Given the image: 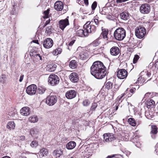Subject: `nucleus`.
<instances>
[{"mask_svg": "<svg viewBox=\"0 0 158 158\" xmlns=\"http://www.w3.org/2000/svg\"><path fill=\"white\" fill-rule=\"evenodd\" d=\"M97 2L96 1H94L92 4L91 8L92 10H94L97 6Z\"/></svg>", "mask_w": 158, "mask_h": 158, "instance_id": "obj_45", "label": "nucleus"}, {"mask_svg": "<svg viewBox=\"0 0 158 158\" xmlns=\"http://www.w3.org/2000/svg\"><path fill=\"white\" fill-rule=\"evenodd\" d=\"M139 10L142 14H148L150 11V6L147 4H143L140 6Z\"/></svg>", "mask_w": 158, "mask_h": 158, "instance_id": "obj_9", "label": "nucleus"}, {"mask_svg": "<svg viewBox=\"0 0 158 158\" xmlns=\"http://www.w3.org/2000/svg\"><path fill=\"white\" fill-rule=\"evenodd\" d=\"M69 16L64 19H62L59 21L58 23L59 28L63 31L66 26L69 25L68 20Z\"/></svg>", "mask_w": 158, "mask_h": 158, "instance_id": "obj_8", "label": "nucleus"}, {"mask_svg": "<svg viewBox=\"0 0 158 158\" xmlns=\"http://www.w3.org/2000/svg\"><path fill=\"white\" fill-rule=\"evenodd\" d=\"M128 0H116V2L117 3H121Z\"/></svg>", "mask_w": 158, "mask_h": 158, "instance_id": "obj_50", "label": "nucleus"}, {"mask_svg": "<svg viewBox=\"0 0 158 158\" xmlns=\"http://www.w3.org/2000/svg\"><path fill=\"white\" fill-rule=\"evenodd\" d=\"M23 77H24V75H21L20 77V79H19V81L20 82H21L22 81L23 79Z\"/></svg>", "mask_w": 158, "mask_h": 158, "instance_id": "obj_58", "label": "nucleus"}, {"mask_svg": "<svg viewBox=\"0 0 158 158\" xmlns=\"http://www.w3.org/2000/svg\"><path fill=\"white\" fill-rule=\"evenodd\" d=\"M102 35L103 38L104 39L107 38V35L108 34V30L106 29H102Z\"/></svg>", "mask_w": 158, "mask_h": 158, "instance_id": "obj_34", "label": "nucleus"}, {"mask_svg": "<svg viewBox=\"0 0 158 158\" xmlns=\"http://www.w3.org/2000/svg\"><path fill=\"white\" fill-rule=\"evenodd\" d=\"M50 19H49L47 21H46L45 24V26L47 25L50 22Z\"/></svg>", "mask_w": 158, "mask_h": 158, "instance_id": "obj_61", "label": "nucleus"}, {"mask_svg": "<svg viewBox=\"0 0 158 158\" xmlns=\"http://www.w3.org/2000/svg\"><path fill=\"white\" fill-rule=\"evenodd\" d=\"M75 40H73L70 42L69 43V46L68 47V49L69 50H70V49H71V48H70V47H71L74 44L75 42Z\"/></svg>", "mask_w": 158, "mask_h": 158, "instance_id": "obj_47", "label": "nucleus"}, {"mask_svg": "<svg viewBox=\"0 0 158 158\" xmlns=\"http://www.w3.org/2000/svg\"><path fill=\"white\" fill-rule=\"evenodd\" d=\"M59 81L58 77L54 74H51L48 77V82L52 86L56 85L59 83Z\"/></svg>", "mask_w": 158, "mask_h": 158, "instance_id": "obj_4", "label": "nucleus"}, {"mask_svg": "<svg viewBox=\"0 0 158 158\" xmlns=\"http://www.w3.org/2000/svg\"><path fill=\"white\" fill-rule=\"evenodd\" d=\"M106 68L102 62L98 61L93 63L90 68L91 74L98 79H102L106 75Z\"/></svg>", "mask_w": 158, "mask_h": 158, "instance_id": "obj_1", "label": "nucleus"}, {"mask_svg": "<svg viewBox=\"0 0 158 158\" xmlns=\"http://www.w3.org/2000/svg\"><path fill=\"white\" fill-rule=\"evenodd\" d=\"M146 33V29L143 27L141 26L138 27L135 31L136 36L139 39L143 38Z\"/></svg>", "mask_w": 158, "mask_h": 158, "instance_id": "obj_5", "label": "nucleus"}, {"mask_svg": "<svg viewBox=\"0 0 158 158\" xmlns=\"http://www.w3.org/2000/svg\"><path fill=\"white\" fill-rule=\"evenodd\" d=\"M69 66L72 69L76 68L77 66L76 61L74 60H71L70 62Z\"/></svg>", "mask_w": 158, "mask_h": 158, "instance_id": "obj_31", "label": "nucleus"}, {"mask_svg": "<svg viewBox=\"0 0 158 158\" xmlns=\"http://www.w3.org/2000/svg\"><path fill=\"white\" fill-rule=\"evenodd\" d=\"M156 67H158V61H156L155 64Z\"/></svg>", "mask_w": 158, "mask_h": 158, "instance_id": "obj_63", "label": "nucleus"}, {"mask_svg": "<svg viewBox=\"0 0 158 158\" xmlns=\"http://www.w3.org/2000/svg\"><path fill=\"white\" fill-rule=\"evenodd\" d=\"M151 131L150 134L152 138L154 139L156 137V135L157 132V127L155 125L152 126L151 127Z\"/></svg>", "mask_w": 158, "mask_h": 158, "instance_id": "obj_16", "label": "nucleus"}, {"mask_svg": "<svg viewBox=\"0 0 158 158\" xmlns=\"http://www.w3.org/2000/svg\"><path fill=\"white\" fill-rule=\"evenodd\" d=\"M6 76L5 74H2L0 77V82L2 84H4L6 82Z\"/></svg>", "mask_w": 158, "mask_h": 158, "instance_id": "obj_36", "label": "nucleus"}, {"mask_svg": "<svg viewBox=\"0 0 158 158\" xmlns=\"http://www.w3.org/2000/svg\"><path fill=\"white\" fill-rule=\"evenodd\" d=\"M120 17L121 19L124 20L128 19L129 18L128 14L126 12H123L121 13Z\"/></svg>", "mask_w": 158, "mask_h": 158, "instance_id": "obj_25", "label": "nucleus"}, {"mask_svg": "<svg viewBox=\"0 0 158 158\" xmlns=\"http://www.w3.org/2000/svg\"><path fill=\"white\" fill-rule=\"evenodd\" d=\"M155 102L152 100H150L149 101H147V106L148 108H153L155 105Z\"/></svg>", "mask_w": 158, "mask_h": 158, "instance_id": "obj_28", "label": "nucleus"}, {"mask_svg": "<svg viewBox=\"0 0 158 158\" xmlns=\"http://www.w3.org/2000/svg\"><path fill=\"white\" fill-rule=\"evenodd\" d=\"M127 75V72L125 69H121L118 72L117 77L120 79H124L126 78Z\"/></svg>", "mask_w": 158, "mask_h": 158, "instance_id": "obj_11", "label": "nucleus"}, {"mask_svg": "<svg viewBox=\"0 0 158 158\" xmlns=\"http://www.w3.org/2000/svg\"><path fill=\"white\" fill-rule=\"evenodd\" d=\"M38 129L36 128H33L30 131V133L32 137L37 138V135L38 133Z\"/></svg>", "mask_w": 158, "mask_h": 158, "instance_id": "obj_21", "label": "nucleus"}, {"mask_svg": "<svg viewBox=\"0 0 158 158\" xmlns=\"http://www.w3.org/2000/svg\"><path fill=\"white\" fill-rule=\"evenodd\" d=\"M113 83L110 81H108L105 84V88L109 90L112 88Z\"/></svg>", "mask_w": 158, "mask_h": 158, "instance_id": "obj_35", "label": "nucleus"}, {"mask_svg": "<svg viewBox=\"0 0 158 158\" xmlns=\"http://www.w3.org/2000/svg\"><path fill=\"white\" fill-rule=\"evenodd\" d=\"M55 9L57 11H61L64 8V5L63 2L58 1L56 2L54 4Z\"/></svg>", "mask_w": 158, "mask_h": 158, "instance_id": "obj_13", "label": "nucleus"}, {"mask_svg": "<svg viewBox=\"0 0 158 158\" xmlns=\"http://www.w3.org/2000/svg\"><path fill=\"white\" fill-rule=\"evenodd\" d=\"M62 51V49L60 48H58L53 52V54L54 55H57L59 54H60Z\"/></svg>", "mask_w": 158, "mask_h": 158, "instance_id": "obj_38", "label": "nucleus"}, {"mask_svg": "<svg viewBox=\"0 0 158 158\" xmlns=\"http://www.w3.org/2000/svg\"><path fill=\"white\" fill-rule=\"evenodd\" d=\"M83 103L84 106H87L90 104V102L88 99H85L83 101Z\"/></svg>", "mask_w": 158, "mask_h": 158, "instance_id": "obj_43", "label": "nucleus"}, {"mask_svg": "<svg viewBox=\"0 0 158 158\" xmlns=\"http://www.w3.org/2000/svg\"><path fill=\"white\" fill-rule=\"evenodd\" d=\"M32 41L35 43L36 44H38V40H33Z\"/></svg>", "mask_w": 158, "mask_h": 158, "instance_id": "obj_64", "label": "nucleus"}, {"mask_svg": "<svg viewBox=\"0 0 158 158\" xmlns=\"http://www.w3.org/2000/svg\"><path fill=\"white\" fill-rule=\"evenodd\" d=\"M109 10L107 7H103L101 10H100V13L103 15H107L108 14Z\"/></svg>", "mask_w": 158, "mask_h": 158, "instance_id": "obj_30", "label": "nucleus"}, {"mask_svg": "<svg viewBox=\"0 0 158 158\" xmlns=\"http://www.w3.org/2000/svg\"><path fill=\"white\" fill-rule=\"evenodd\" d=\"M109 133L104 134L103 136H104V141H105L106 142H109V137L110 136L108 134Z\"/></svg>", "mask_w": 158, "mask_h": 158, "instance_id": "obj_39", "label": "nucleus"}, {"mask_svg": "<svg viewBox=\"0 0 158 158\" xmlns=\"http://www.w3.org/2000/svg\"><path fill=\"white\" fill-rule=\"evenodd\" d=\"M145 73L146 74V76L145 77H150L151 75V73L148 71H145Z\"/></svg>", "mask_w": 158, "mask_h": 158, "instance_id": "obj_51", "label": "nucleus"}, {"mask_svg": "<svg viewBox=\"0 0 158 158\" xmlns=\"http://www.w3.org/2000/svg\"><path fill=\"white\" fill-rule=\"evenodd\" d=\"M48 152L47 149L45 148H43L40 149V155L42 156H47Z\"/></svg>", "mask_w": 158, "mask_h": 158, "instance_id": "obj_32", "label": "nucleus"}, {"mask_svg": "<svg viewBox=\"0 0 158 158\" xmlns=\"http://www.w3.org/2000/svg\"><path fill=\"white\" fill-rule=\"evenodd\" d=\"M85 4L86 6H88L89 4L88 0H84Z\"/></svg>", "mask_w": 158, "mask_h": 158, "instance_id": "obj_60", "label": "nucleus"}, {"mask_svg": "<svg viewBox=\"0 0 158 158\" xmlns=\"http://www.w3.org/2000/svg\"><path fill=\"white\" fill-rule=\"evenodd\" d=\"M76 145V143L74 141H71L66 145V148L68 149H72L74 148Z\"/></svg>", "mask_w": 158, "mask_h": 158, "instance_id": "obj_24", "label": "nucleus"}, {"mask_svg": "<svg viewBox=\"0 0 158 158\" xmlns=\"http://www.w3.org/2000/svg\"><path fill=\"white\" fill-rule=\"evenodd\" d=\"M135 114L136 115H137V116H139V118H141L142 117L141 116V113L140 112L138 111L135 112Z\"/></svg>", "mask_w": 158, "mask_h": 158, "instance_id": "obj_57", "label": "nucleus"}, {"mask_svg": "<svg viewBox=\"0 0 158 158\" xmlns=\"http://www.w3.org/2000/svg\"><path fill=\"white\" fill-rule=\"evenodd\" d=\"M29 120L31 123H35L37 122L38 121V118L37 116L35 115H33L29 118Z\"/></svg>", "mask_w": 158, "mask_h": 158, "instance_id": "obj_29", "label": "nucleus"}, {"mask_svg": "<svg viewBox=\"0 0 158 158\" xmlns=\"http://www.w3.org/2000/svg\"><path fill=\"white\" fill-rule=\"evenodd\" d=\"M67 9L68 8H67V6H66L65 7H64V8L63 9V13H64L66 12L68 10Z\"/></svg>", "mask_w": 158, "mask_h": 158, "instance_id": "obj_59", "label": "nucleus"}, {"mask_svg": "<svg viewBox=\"0 0 158 158\" xmlns=\"http://www.w3.org/2000/svg\"><path fill=\"white\" fill-rule=\"evenodd\" d=\"M125 94L123 93L121 95L119 96L118 97V99L119 100V101H120L122 98L124 96Z\"/></svg>", "mask_w": 158, "mask_h": 158, "instance_id": "obj_53", "label": "nucleus"}, {"mask_svg": "<svg viewBox=\"0 0 158 158\" xmlns=\"http://www.w3.org/2000/svg\"><path fill=\"white\" fill-rule=\"evenodd\" d=\"M38 145V143L36 140L33 141L30 144V146L32 148L36 147Z\"/></svg>", "mask_w": 158, "mask_h": 158, "instance_id": "obj_41", "label": "nucleus"}, {"mask_svg": "<svg viewBox=\"0 0 158 158\" xmlns=\"http://www.w3.org/2000/svg\"><path fill=\"white\" fill-rule=\"evenodd\" d=\"M56 65L53 63L49 64L47 65V69L50 72L54 71L56 69Z\"/></svg>", "mask_w": 158, "mask_h": 158, "instance_id": "obj_22", "label": "nucleus"}, {"mask_svg": "<svg viewBox=\"0 0 158 158\" xmlns=\"http://www.w3.org/2000/svg\"><path fill=\"white\" fill-rule=\"evenodd\" d=\"M108 135L110 136L109 137V142H111L115 139L114 135L113 134L109 133Z\"/></svg>", "mask_w": 158, "mask_h": 158, "instance_id": "obj_40", "label": "nucleus"}, {"mask_svg": "<svg viewBox=\"0 0 158 158\" xmlns=\"http://www.w3.org/2000/svg\"><path fill=\"white\" fill-rule=\"evenodd\" d=\"M46 90V89L45 88L41 87L40 88L38 89V92L39 94H42L45 92Z\"/></svg>", "mask_w": 158, "mask_h": 158, "instance_id": "obj_42", "label": "nucleus"}, {"mask_svg": "<svg viewBox=\"0 0 158 158\" xmlns=\"http://www.w3.org/2000/svg\"><path fill=\"white\" fill-rule=\"evenodd\" d=\"M106 18L109 20H111V18H112V16L111 15H108L107 16Z\"/></svg>", "mask_w": 158, "mask_h": 158, "instance_id": "obj_62", "label": "nucleus"}, {"mask_svg": "<svg viewBox=\"0 0 158 158\" xmlns=\"http://www.w3.org/2000/svg\"><path fill=\"white\" fill-rule=\"evenodd\" d=\"M128 103V108H129V111H130V110H131V109H133L134 108V106L132 105L130 103Z\"/></svg>", "mask_w": 158, "mask_h": 158, "instance_id": "obj_48", "label": "nucleus"}, {"mask_svg": "<svg viewBox=\"0 0 158 158\" xmlns=\"http://www.w3.org/2000/svg\"><path fill=\"white\" fill-rule=\"evenodd\" d=\"M144 73V71H142L141 72L140 74L141 77L138 78L137 81L136 82V83H138L139 85H142L146 80V77H142Z\"/></svg>", "mask_w": 158, "mask_h": 158, "instance_id": "obj_18", "label": "nucleus"}, {"mask_svg": "<svg viewBox=\"0 0 158 158\" xmlns=\"http://www.w3.org/2000/svg\"><path fill=\"white\" fill-rule=\"evenodd\" d=\"M36 90V86L34 84H32L27 87L26 92L28 94L32 95L35 94Z\"/></svg>", "mask_w": 158, "mask_h": 158, "instance_id": "obj_7", "label": "nucleus"}, {"mask_svg": "<svg viewBox=\"0 0 158 158\" xmlns=\"http://www.w3.org/2000/svg\"><path fill=\"white\" fill-rule=\"evenodd\" d=\"M57 101V98L56 95H49L46 98V103L49 106L54 105Z\"/></svg>", "mask_w": 158, "mask_h": 158, "instance_id": "obj_6", "label": "nucleus"}, {"mask_svg": "<svg viewBox=\"0 0 158 158\" xmlns=\"http://www.w3.org/2000/svg\"><path fill=\"white\" fill-rule=\"evenodd\" d=\"M128 121L129 123L133 126H135L136 124V122L133 118H129Z\"/></svg>", "mask_w": 158, "mask_h": 158, "instance_id": "obj_37", "label": "nucleus"}, {"mask_svg": "<svg viewBox=\"0 0 158 158\" xmlns=\"http://www.w3.org/2000/svg\"><path fill=\"white\" fill-rule=\"evenodd\" d=\"M39 56H40V54H35L34 56V57L35 59H37L38 60H39Z\"/></svg>", "mask_w": 158, "mask_h": 158, "instance_id": "obj_55", "label": "nucleus"}, {"mask_svg": "<svg viewBox=\"0 0 158 158\" xmlns=\"http://www.w3.org/2000/svg\"><path fill=\"white\" fill-rule=\"evenodd\" d=\"M110 52L112 55L116 56L120 52L119 49L117 47H113L110 49Z\"/></svg>", "mask_w": 158, "mask_h": 158, "instance_id": "obj_14", "label": "nucleus"}, {"mask_svg": "<svg viewBox=\"0 0 158 158\" xmlns=\"http://www.w3.org/2000/svg\"><path fill=\"white\" fill-rule=\"evenodd\" d=\"M89 52L86 51H84L80 54V58L82 60H85L89 57Z\"/></svg>", "mask_w": 158, "mask_h": 158, "instance_id": "obj_20", "label": "nucleus"}, {"mask_svg": "<svg viewBox=\"0 0 158 158\" xmlns=\"http://www.w3.org/2000/svg\"><path fill=\"white\" fill-rule=\"evenodd\" d=\"M49 10L48 9L47 10L44 11V19L47 18L48 17Z\"/></svg>", "mask_w": 158, "mask_h": 158, "instance_id": "obj_44", "label": "nucleus"}, {"mask_svg": "<svg viewBox=\"0 0 158 158\" xmlns=\"http://www.w3.org/2000/svg\"><path fill=\"white\" fill-rule=\"evenodd\" d=\"M43 45L46 48H51L53 45V42L52 40L50 38L46 39L43 42Z\"/></svg>", "mask_w": 158, "mask_h": 158, "instance_id": "obj_10", "label": "nucleus"}, {"mask_svg": "<svg viewBox=\"0 0 158 158\" xmlns=\"http://www.w3.org/2000/svg\"><path fill=\"white\" fill-rule=\"evenodd\" d=\"M74 27L75 28V29L72 28H70L67 31L66 35L70 37L72 36V35L74 34L75 31H76V29L75 25H74Z\"/></svg>", "mask_w": 158, "mask_h": 158, "instance_id": "obj_23", "label": "nucleus"}, {"mask_svg": "<svg viewBox=\"0 0 158 158\" xmlns=\"http://www.w3.org/2000/svg\"><path fill=\"white\" fill-rule=\"evenodd\" d=\"M76 34L77 35L81 37H85L88 35L87 32H86L85 29L84 30L81 29H80L76 31Z\"/></svg>", "mask_w": 158, "mask_h": 158, "instance_id": "obj_17", "label": "nucleus"}, {"mask_svg": "<svg viewBox=\"0 0 158 158\" xmlns=\"http://www.w3.org/2000/svg\"><path fill=\"white\" fill-rule=\"evenodd\" d=\"M126 35V31L122 27H119L114 31V37L116 40L121 41L124 39Z\"/></svg>", "mask_w": 158, "mask_h": 158, "instance_id": "obj_3", "label": "nucleus"}, {"mask_svg": "<svg viewBox=\"0 0 158 158\" xmlns=\"http://www.w3.org/2000/svg\"><path fill=\"white\" fill-rule=\"evenodd\" d=\"M69 78L71 81L73 82H77L78 80L77 74L75 73H73L70 74Z\"/></svg>", "mask_w": 158, "mask_h": 158, "instance_id": "obj_19", "label": "nucleus"}, {"mask_svg": "<svg viewBox=\"0 0 158 158\" xmlns=\"http://www.w3.org/2000/svg\"><path fill=\"white\" fill-rule=\"evenodd\" d=\"M102 21H98V19H94L91 22H87L83 26L86 32L88 34L89 33H94L96 30L97 27L100 24Z\"/></svg>", "mask_w": 158, "mask_h": 158, "instance_id": "obj_2", "label": "nucleus"}, {"mask_svg": "<svg viewBox=\"0 0 158 158\" xmlns=\"http://www.w3.org/2000/svg\"><path fill=\"white\" fill-rule=\"evenodd\" d=\"M151 94V93L149 92H148L146 93L144 95L143 98H145L146 99Z\"/></svg>", "mask_w": 158, "mask_h": 158, "instance_id": "obj_52", "label": "nucleus"}, {"mask_svg": "<svg viewBox=\"0 0 158 158\" xmlns=\"http://www.w3.org/2000/svg\"><path fill=\"white\" fill-rule=\"evenodd\" d=\"M139 56L138 55H136L135 56L133 60V63L134 64L136 63L138 60L139 59Z\"/></svg>", "mask_w": 158, "mask_h": 158, "instance_id": "obj_46", "label": "nucleus"}, {"mask_svg": "<svg viewBox=\"0 0 158 158\" xmlns=\"http://www.w3.org/2000/svg\"><path fill=\"white\" fill-rule=\"evenodd\" d=\"M103 48L98 47L94 49V52L95 54H100L102 52Z\"/></svg>", "mask_w": 158, "mask_h": 158, "instance_id": "obj_33", "label": "nucleus"}, {"mask_svg": "<svg viewBox=\"0 0 158 158\" xmlns=\"http://www.w3.org/2000/svg\"><path fill=\"white\" fill-rule=\"evenodd\" d=\"M15 127V124L12 121H9L7 125V128L10 130L14 129Z\"/></svg>", "mask_w": 158, "mask_h": 158, "instance_id": "obj_26", "label": "nucleus"}, {"mask_svg": "<svg viewBox=\"0 0 158 158\" xmlns=\"http://www.w3.org/2000/svg\"><path fill=\"white\" fill-rule=\"evenodd\" d=\"M97 104L96 103H94L93 104L92 106L91 107V109L93 110H94L95 108L97 107Z\"/></svg>", "mask_w": 158, "mask_h": 158, "instance_id": "obj_49", "label": "nucleus"}, {"mask_svg": "<svg viewBox=\"0 0 158 158\" xmlns=\"http://www.w3.org/2000/svg\"><path fill=\"white\" fill-rule=\"evenodd\" d=\"M77 92L73 90H70L67 92L65 94L66 97L69 99H71L76 97Z\"/></svg>", "mask_w": 158, "mask_h": 158, "instance_id": "obj_12", "label": "nucleus"}, {"mask_svg": "<svg viewBox=\"0 0 158 158\" xmlns=\"http://www.w3.org/2000/svg\"><path fill=\"white\" fill-rule=\"evenodd\" d=\"M51 27H48L46 28V31H47V33H50L51 32Z\"/></svg>", "mask_w": 158, "mask_h": 158, "instance_id": "obj_54", "label": "nucleus"}, {"mask_svg": "<svg viewBox=\"0 0 158 158\" xmlns=\"http://www.w3.org/2000/svg\"><path fill=\"white\" fill-rule=\"evenodd\" d=\"M20 113L22 115L24 116L29 115L30 113L29 107H24L22 108L20 110Z\"/></svg>", "mask_w": 158, "mask_h": 158, "instance_id": "obj_15", "label": "nucleus"}, {"mask_svg": "<svg viewBox=\"0 0 158 158\" xmlns=\"http://www.w3.org/2000/svg\"><path fill=\"white\" fill-rule=\"evenodd\" d=\"M136 90V88H133L132 89H131L130 90V92L132 94H133L134 92Z\"/></svg>", "mask_w": 158, "mask_h": 158, "instance_id": "obj_56", "label": "nucleus"}, {"mask_svg": "<svg viewBox=\"0 0 158 158\" xmlns=\"http://www.w3.org/2000/svg\"><path fill=\"white\" fill-rule=\"evenodd\" d=\"M62 151L60 149L54 150L53 152V156L56 158L60 157L62 154Z\"/></svg>", "mask_w": 158, "mask_h": 158, "instance_id": "obj_27", "label": "nucleus"}]
</instances>
